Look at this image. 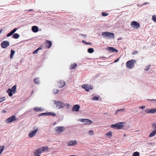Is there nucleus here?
Listing matches in <instances>:
<instances>
[{"mask_svg":"<svg viewBox=\"0 0 156 156\" xmlns=\"http://www.w3.org/2000/svg\"><path fill=\"white\" fill-rule=\"evenodd\" d=\"M16 120L15 115H13L6 119V121L7 123H8L12 122L13 121H15Z\"/></svg>","mask_w":156,"mask_h":156,"instance_id":"nucleus-7","label":"nucleus"},{"mask_svg":"<svg viewBox=\"0 0 156 156\" xmlns=\"http://www.w3.org/2000/svg\"><path fill=\"white\" fill-rule=\"evenodd\" d=\"M5 100V97H4L0 98V103L4 101Z\"/></svg>","mask_w":156,"mask_h":156,"instance_id":"nucleus-38","label":"nucleus"},{"mask_svg":"<svg viewBox=\"0 0 156 156\" xmlns=\"http://www.w3.org/2000/svg\"><path fill=\"white\" fill-rule=\"evenodd\" d=\"M82 87L85 89L87 91H88L93 88V86L90 84H84L82 85Z\"/></svg>","mask_w":156,"mask_h":156,"instance_id":"nucleus-8","label":"nucleus"},{"mask_svg":"<svg viewBox=\"0 0 156 156\" xmlns=\"http://www.w3.org/2000/svg\"><path fill=\"white\" fill-rule=\"evenodd\" d=\"M77 64L76 63H74L73 64H72L70 67V69H75L77 66Z\"/></svg>","mask_w":156,"mask_h":156,"instance_id":"nucleus-23","label":"nucleus"},{"mask_svg":"<svg viewBox=\"0 0 156 156\" xmlns=\"http://www.w3.org/2000/svg\"><path fill=\"white\" fill-rule=\"evenodd\" d=\"M140 153L139 152H134L132 155V156H139Z\"/></svg>","mask_w":156,"mask_h":156,"instance_id":"nucleus-36","label":"nucleus"},{"mask_svg":"<svg viewBox=\"0 0 156 156\" xmlns=\"http://www.w3.org/2000/svg\"><path fill=\"white\" fill-rule=\"evenodd\" d=\"M119 60V58H118L114 61V62L115 63L118 62Z\"/></svg>","mask_w":156,"mask_h":156,"instance_id":"nucleus-48","label":"nucleus"},{"mask_svg":"<svg viewBox=\"0 0 156 156\" xmlns=\"http://www.w3.org/2000/svg\"><path fill=\"white\" fill-rule=\"evenodd\" d=\"M47 115V113H41V114H40L39 115V116H41V115Z\"/></svg>","mask_w":156,"mask_h":156,"instance_id":"nucleus-46","label":"nucleus"},{"mask_svg":"<svg viewBox=\"0 0 156 156\" xmlns=\"http://www.w3.org/2000/svg\"><path fill=\"white\" fill-rule=\"evenodd\" d=\"M108 50L111 52H118V50H117L112 47H108Z\"/></svg>","mask_w":156,"mask_h":156,"instance_id":"nucleus-18","label":"nucleus"},{"mask_svg":"<svg viewBox=\"0 0 156 156\" xmlns=\"http://www.w3.org/2000/svg\"><path fill=\"white\" fill-rule=\"evenodd\" d=\"M152 19L154 21L156 22V15H154L153 16Z\"/></svg>","mask_w":156,"mask_h":156,"instance_id":"nucleus-39","label":"nucleus"},{"mask_svg":"<svg viewBox=\"0 0 156 156\" xmlns=\"http://www.w3.org/2000/svg\"><path fill=\"white\" fill-rule=\"evenodd\" d=\"M80 108V106L78 105H74L72 108L73 111H78Z\"/></svg>","mask_w":156,"mask_h":156,"instance_id":"nucleus-17","label":"nucleus"},{"mask_svg":"<svg viewBox=\"0 0 156 156\" xmlns=\"http://www.w3.org/2000/svg\"><path fill=\"white\" fill-rule=\"evenodd\" d=\"M17 29L16 28L14 29L13 30L11 31L10 32L7 34V37H9L12 35L17 30Z\"/></svg>","mask_w":156,"mask_h":156,"instance_id":"nucleus-19","label":"nucleus"},{"mask_svg":"<svg viewBox=\"0 0 156 156\" xmlns=\"http://www.w3.org/2000/svg\"><path fill=\"white\" fill-rule=\"evenodd\" d=\"M138 53V51H133V52L132 53V54L133 55H135L136 54Z\"/></svg>","mask_w":156,"mask_h":156,"instance_id":"nucleus-45","label":"nucleus"},{"mask_svg":"<svg viewBox=\"0 0 156 156\" xmlns=\"http://www.w3.org/2000/svg\"><path fill=\"white\" fill-rule=\"evenodd\" d=\"M55 103L56 105V107H58V108H63L65 106V105L63 103L59 101H55Z\"/></svg>","mask_w":156,"mask_h":156,"instance_id":"nucleus-5","label":"nucleus"},{"mask_svg":"<svg viewBox=\"0 0 156 156\" xmlns=\"http://www.w3.org/2000/svg\"><path fill=\"white\" fill-rule=\"evenodd\" d=\"M150 144H151V145H152V144H154V143H150Z\"/></svg>","mask_w":156,"mask_h":156,"instance_id":"nucleus-56","label":"nucleus"},{"mask_svg":"<svg viewBox=\"0 0 156 156\" xmlns=\"http://www.w3.org/2000/svg\"><path fill=\"white\" fill-rule=\"evenodd\" d=\"M9 42L8 41H3L1 43V46L3 48H5L9 45Z\"/></svg>","mask_w":156,"mask_h":156,"instance_id":"nucleus-10","label":"nucleus"},{"mask_svg":"<svg viewBox=\"0 0 156 156\" xmlns=\"http://www.w3.org/2000/svg\"><path fill=\"white\" fill-rule=\"evenodd\" d=\"M33 110L35 112H39L40 111H42V109L41 108H38V107L34 108Z\"/></svg>","mask_w":156,"mask_h":156,"instance_id":"nucleus-27","label":"nucleus"},{"mask_svg":"<svg viewBox=\"0 0 156 156\" xmlns=\"http://www.w3.org/2000/svg\"><path fill=\"white\" fill-rule=\"evenodd\" d=\"M155 130H156V129H155Z\"/></svg>","mask_w":156,"mask_h":156,"instance_id":"nucleus-59","label":"nucleus"},{"mask_svg":"<svg viewBox=\"0 0 156 156\" xmlns=\"http://www.w3.org/2000/svg\"><path fill=\"white\" fill-rule=\"evenodd\" d=\"M42 153L41 148H38L34 151V154L35 155H37Z\"/></svg>","mask_w":156,"mask_h":156,"instance_id":"nucleus-16","label":"nucleus"},{"mask_svg":"<svg viewBox=\"0 0 156 156\" xmlns=\"http://www.w3.org/2000/svg\"><path fill=\"white\" fill-rule=\"evenodd\" d=\"M136 62L135 60L132 59L127 61L126 63L127 68L129 69H132L134 67V64Z\"/></svg>","mask_w":156,"mask_h":156,"instance_id":"nucleus-1","label":"nucleus"},{"mask_svg":"<svg viewBox=\"0 0 156 156\" xmlns=\"http://www.w3.org/2000/svg\"><path fill=\"white\" fill-rule=\"evenodd\" d=\"M152 128L154 129H156V123H153L152 124Z\"/></svg>","mask_w":156,"mask_h":156,"instance_id":"nucleus-42","label":"nucleus"},{"mask_svg":"<svg viewBox=\"0 0 156 156\" xmlns=\"http://www.w3.org/2000/svg\"><path fill=\"white\" fill-rule=\"evenodd\" d=\"M124 122H119L115 124H112L111 126L112 128L117 129H120L124 126L123 124Z\"/></svg>","mask_w":156,"mask_h":156,"instance_id":"nucleus-2","label":"nucleus"},{"mask_svg":"<svg viewBox=\"0 0 156 156\" xmlns=\"http://www.w3.org/2000/svg\"><path fill=\"white\" fill-rule=\"evenodd\" d=\"M156 135V130H154L151 133H150L149 136V137H151L154 136Z\"/></svg>","mask_w":156,"mask_h":156,"instance_id":"nucleus-24","label":"nucleus"},{"mask_svg":"<svg viewBox=\"0 0 156 156\" xmlns=\"http://www.w3.org/2000/svg\"><path fill=\"white\" fill-rule=\"evenodd\" d=\"M98 99L99 97L94 96L92 98V100H97Z\"/></svg>","mask_w":156,"mask_h":156,"instance_id":"nucleus-40","label":"nucleus"},{"mask_svg":"<svg viewBox=\"0 0 156 156\" xmlns=\"http://www.w3.org/2000/svg\"><path fill=\"white\" fill-rule=\"evenodd\" d=\"M149 68H150V66H147L146 67V68H145V69H144V70L145 71H147L149 69Z\"/></svg>","mask_w":156,"mask_h":156,"instance_id":"nucleus-44","label":"nucleus"},{"mask_svg":"<svg viewBox=\"0 0 156 156\" xmlns=\"http://www.w3.org/2000/svg\"><path fill=\"white\" fill-rule=\"evenodd\" d=\"M57 82V85L60 88L64 87L66 84L65 82L63 80H59Z\"/></svg>","mask_w":156,"mask_h":156,"instance_id":"nucleus-12","label":"nucleus"},{"mask_svg":"<svg viewBox=\"0 0 156 156\" xmlns=\"http://www.w3.org/2000/svg\"><path fill=\"white\" fill-rule=\"evenodd\" d=\"M33 129L34 130L33 131H30L28 134L30 138H32L34 136L38 130L37 127L34 128Z\"/></svg>","mask_w":156,"mask_h":156,"instance_id":"nucleus-4","label":"nucleus"},{"mask_svg":"<svg viewBox=\"0 0 156 156\" xmlns=\"http://www.w3.org/2000/svg\"><path fill=\"white\" fill-rule=\"evenodd\" d=\"M131 26L134 29H137L140 27V24L136 21H133L131 23Z\"/></svg>","mask_w":156,"mask_h":156,"instance_id":"nucleus-6","label":"nucleus"},{"mask_svg":"<svg viewBox=\"0 0 156 156\" xmlns=\"http://www.w3.org/2000/svg\"><path fill=\"white\" fill-rule=\"evenodd\" d=\"M10 90L13 93H15L16 91V85H15L13 86L11 89H10Z\"/></svg>","mask_w":156,"mask_h":156,"instance_id":"nucleus-25","label":"nucleus"},{"mask_svg":"<svg viewBox=\"0 0 156 156\" xmlns=\"http://www.w3.org/2000/svg\"><path fill=\"white\" fill-rule=\"evenodd\" d=\"M82 42L86 44H87V42L85 41L84 40H82Z\"/></svg>","mask_w":156,"mask_h":156,"instance_id":"nucleus-49","label":"nucleus"},{"mask_svg":"<svg viewBox=\"0 0 156 156\" xmlns=\"http://www.w3.org/2000/svg\"><path fill=\"white\" fill-rule=\"evenodd\" d=\"M112 136V133L111 131H109L107 133L105 134V137L108 138H110Z\"/></svg>","mask_w":156,"mask_h":156,"instance_id":"nucleus-21","label":"nucleus"},{"mask_svg":"<svg viewBox=\"0 0 156 156\" xmlns=\"http://www.w3.org/2000/svg\"><path fill=\"white\" fill-rule=\"evenodd\" d=\"M154 100V101H156V99H153V100Z\"/></svg>","mask_w":156,"mask_h":156,"instance_id":"nucleus-58","label":"nucleus"},{"mask_svg":"<svg viewBox=\"0 0 156 156\" xmlns=\"http://www.w3.org/2000/svg\"><path fill=\"white\" fill-rule=\"evenodd\" d=\"M89 133L90 135H93L94 134V133L93 130H90L89 131Z\"/></svg>","mask_w":156,"mask_h":156,"instance_id":"nucleus-43","label":"nucleus"},{"mask_svg":"<svg viewBox=\"0 0 156 156\" xmlns=\"http://www.w3.org/2000/svg\"><path fill=\"white\" fill-rule=\"evenodd\" d=\"M32 30L33 32L36 33L38 31V28L36 26H34L32 27Z\"/></svg>","mask_w":156,"mask_h":156,"instance_id":"nucleus-20","label":"nucleus"},{"mask_svg":"<svg viewBox=\"0 0 156 156\" xmlns=\"http://www.w3.org/2000/svg\"><path fill=\"white\" fill-rule=\"evenodd\" d=\"M145 112L147 113H154L156 112V108L147 109L145 110Z\"/></svg>","mask_w":156,"mask_h":156,"instance_id":"nucleus-11","label":"nucleus"},{"mask_svg":"<svg viewBox=\"0 0 156 156\" xmlns=\"http://www.w3.org/2000/svg\"><path fill=\"white\" fill-rule=\"evenodd\" d=\"M52 45V42L51 41L47 40L45 42V45L46 48H49Z\"/></svg>","mask_w":156,"mask_h":156,"instance_id":"nucleus-15","label":"nucleus"},{"mask_svg":"<svg viewBox=\"0 0 156 156\" xmlns=\"http://www.w3.org/2000/svg\"><path fill=\"white\" fill-rule=\"evenodd\" d=\"M125 111V109L124 108H122L121 109H119L117 110L115 112V114H117L118 112H120L121 111L122 112H124Z\"/></svg>","mask_w":156,"mask_h":156,"instance_id":"nucleus-35","label":"nucleus"},{"mask_svg":"<svg viewBox=\"0 0 156 156\" xmlns=\"http://www.w3.org/2000/svg\"><path fill=\"white\" fill-rule=\"evenodd\" d=\"M41 148L42 149V152H44L46 151H48V147H41Z\"/></svg>","mask_w":156,"mask_h":156,"instance_id":"nucleus-26","label":"nucleus"},{"mask_svg":"<svg viewBox=\"0 0 156 156\" xmlns=\"http://www.w3.org/2000/svg\"><path fill=\"white\" fill-rule=\"evenodd\" d=\"M80 35L83 37H86V35H84V34H80Z\"/></svg>","mask_w":156,"mask_h":156,"instance_id":"nucleus-50","label":"nucleus"},{"mask_svg":"<svg viewBox=\"0 0 156 156\" xmlns=\"http://www.w3.org/2000/svg\"><path fill=\"white\" fill-rule=\"evenodd\" d=\"M92 43L91 42L89 43H87V44H91Z\"/></svg>","mask_w":156,"mask_h":156,"instance_id":"nucleus-52","label":"nucleus"},{"mask_svg":"<svg viewBox=\"0 0 156 156\" xmlns=\"http://www.w3.org/2000/svg\"><path fill=\"white\" fill-rule=\"evenodd\" d=\"M108 14H109L108 13H106L105 12H102V16H107L108 15Z\"/></svg>","mask_w":156,"mask_h":156,"instance_id":"nucleus-37","label":"nucleus"},{"mask_svg":"<svg viewBox=\"0 0 156 156\" xmlns=\"http://www.w3.org/2000/svg\"><path fill=\"white\" fill-rule=\"evenodd\" d=\"M145 108V106H142L140 107V108L141 109L144 108Z\"/></svg>","mask_w":156,"mask_h":156,"instance_id":"nucleus-47","label":"nucleus"},{"mask_svg":"<svg viewBox=\"0 0 156 156\" xmlns=\"http://www.w3.org/2000/svg\"><path fill=\"white\" fill-rule=\"evenodd\" d=\"M7 92L9 96L10 97H11L12 95V92L10 90V89H9L7 91Z\"/></svg>","mask_w":156,"mask_h":156,"instance_id":"nucleus-30","label":"nucleus"},{"mask_svg":"<svg viewBox=\"0 0 156 156\" xmlns=\"http://www.w3.org/2000/svg\"><path fill=\"white\" fill-rule=\"evenodd\" d=\"M43 46H41L39 48H38L37 49L34 50L33 52V54H36L38 52V51L39 50L42 49L43 48Z\"/></svg>","mask_w":156,"mask_h":156,"instance_id":"nucleus-22","label":"nucleus"},{"mask_svg":"<svg viewBox=\"0 0 156 156\" xmlns=\"http://www.w3.org/2000/svg\"><path fill=\"white\" fill-rule=\"evenodd\" d=\"M20 37L19 35L17 33L14 34L13 36V38L15 39H18Z\"/></svg>","mask_w":156,"mask_h":156,"instance_id":"nucleus-29","label":"nucleus"},{"mask_svg":"<svg viewBox=\"0 0 156 156\" xmlns=\"http://www.w3.org/2000/svg\"><path fill=\"white\" fill-rule=\"evenodd\" d=\"M88 52L90 53H93L94 52V49L92 48H90L88 49Z\"/></svg>","mask_w":156,"mask_h":156,"instance_id":"nucleus-32","label":"nucleus"},{"mask_svg":"<svg viewBox=\"0 0 156 156\" xmlns=\"http://www.w3.org/2000/svg\"><path fill=\"white\" fill-rule=\"evenodd\" d=\"M34 82L35 83L37 84H39V81L38 78H35L34 79Z\"/></svg>","mask_w":156,"mask_h":156,"instance_id":"nucleus-34","label":"nucleus"},{"mask_svg":"<svg viewBox=\"0 0 156 156\" xmlns=\"http://www.w3.org/2000/svg\"><path fill=\"white\" fill-rule=\"evenodd\" d=\"M28 10L30 12V11H33V10L32 9H30Z\"/></svg>","mask_w":156,"mask_h":156,"instance_id":"nucleus-54","label":"nucleus"},{"mask_svg":"<svg viewBox=\"0 0 156 156\" xmlns=\"http://www.w3.org/2000/svg\"><path fill=\"white\" fill-rule=\"evenodd\" d=\"M80 119L82 122L85 123V124L89 125L92 122V121L88 119Z\"/></svg>","mask_w":156,"mask_h":156,"instance_id":"nucleus-14","label":"nucleus"},{"mask_svg":"<svg viewBox=\"0 0 156 156\" xmlns=\"http://www.w3.org/2000/svg\"><path fill=\"white\" fill-rule=\"evenodd\" d=\"M2 29L0 30V34L1 33V32H2Z\"/></svg>","mask_w":156,"mask_h":156,"instance_id":"nucleus-55","label":"nucleus"},{"mask_svg":"<svg viewBox=\"0 0 156 156\" xmlns=\"http://www.w3.org/2000/svg\"><path fill=\"white\" fill-rule=\"evenodd\" d=\"M15 52V51H14L12 50H11V54L10 55V58L11 59H12L13 58Z\"/></svg>","mask_w":156,"mask_h":156,"instance_id":"nucleus-28","label":"nucleus"},{"mask_svg":"<svg viewBox=\"0 0 156 156\" xmlns=\"http://www.w3.org/2000/svg\"><path fill=\"white\" fill-rule=\"evenodd\" d=\"M2 112L3 113H6V111H5L4 110H2Z\"/></svg>","mask_w":156,"mask_h":156,"instance_id":"nucleus-53","label":"nucleus"},{"mask_svg":"<svg viewBox=\"0 0 156 156\" xmlns=\"http://www.w3.org/2000/svg\"><path fill=\"white\" fill-rule=\"evenodd\" d=\"M77 142L76 140H69L67 144L68 146H74L77 144Z\"/></svg>","mask_w":156,"mask_h":156,"instance_id":"nucleus-13","label":"nucleus"},{"mask_svg":"<svg viewBox=\"0 0 156 156\" xmlns=\"http://www.w3.org/2000/svg\"><path fill=\"white\" fill-rule=\"evenodd\" d=\"M47 115H51L53 116L56 115V114L55 113L52 112H47Z\"/></svg>","mask_w":156,"mask_h":156,"instance_id":"nucleus-33","label":"nucleus"},{"mask_svg":"<svg viewBox=\"0 0 156 156\" xmlns=\"http://www.w3.org/2000/svg\"><path fill=\"white\" fill-rule=\"evenodd\" d=\"M4 148L5 147L4 146H0V155L2 152Z\"/></svg>","mask_w":156,"mask_h":156,"instance_id":"nucleus-31","label":"nucleus"},{"mask_svg":"<svg viewBox=\"0 0 156 156\" xmlns=\"http://www.w3.org/2000/svg\"><path fill=\"white\" fill-rule=\"evenodd\" d=\"M102 35L105 37H109L112 39L114 37V34L113 33L108 32H103L102 33Z\"/></svg>","mask_w":156,"mask_h":156,"instance_id":"nucleus-3","label":"nucleus"},{"mask_svg":"<svg viewBox=\"0 0 156 156\" xmlns=\"http://www.w3.org/2000/svg\"><path fill=\"white\" fill-rule=\"evenodd\" d=\"M59 92V90L57 89H55L53 91V93L54 94H58Z\"/></svg>","mask_w":156,"mask_h":156,"instance_id":"nucleus-41","label":"nucleus"},{"mask_svg":"<svg viewBox=\"0 0 156 156\" xmlns=\"http://www.w3.org/2000/svg\"><path fill=\"white\" fill-rule=\"evenodd\" d=\"M64 130L65 128L63 126H58L55 128V131L57 133H60Z\"/></svg>","mask_w":156,"mask_h":156,"instance_id":"nucleus-9","label":"nucleus"},{"mask_svg":"<svg viewBox=\"0 0 156 156\" xmlns=\"http://www.w3.org/2000/svg\"><path fill=\"white\" fill-rule=\"evenodd\" d=\"M122 39V38L121 37H119V38L118 39V40H121Z\"/></svg>","mask_w":156,"mask_h":156,"instance_id":"nucleus-51","label":"nucleus"},{"mask_svg":"<svg viewBox=\"0 0 156 156\" xmlns=\"http://www.w3.org/2000/svg\"><path fill=\"white\" fill-rule=\"evenodd\" d=\"M34 156H40V155H35Z\"/></svg>","mask_w":156,"mask_h":156,"instance_id":"nucleus-57","label":"nucleus"}]
</instances>
